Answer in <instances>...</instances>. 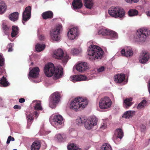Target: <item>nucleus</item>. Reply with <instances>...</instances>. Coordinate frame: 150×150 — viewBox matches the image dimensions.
I'll list each match as a JSON object with an SVG mask.
<instances>
[{
  "label": "nucleus",
  "mask_w": 150,
  "mask_h": 150,
  "mask_svg": "<svg viewBox=\"0 0 150 150\" xmlns=\"http://www.w3.org/2000/svg\"><path fill=\"white\" fill-rule=\"evenodd\" d=\"M44 72L47 77H51L53 75L54 77L57 79L61 78L63 74L62 67L55 68L53 64L51 63H49L45 65Z\"/></svg>",
  "instance_id": "obj_1"
},
{
  "label": "nucleus",
  "mask_w": 150,
  "mask_h": 150,
  "mask_svg": "<svg viewBox=\"0 0 150 150\" xmlns=\"http://www.w3.org/2000/svg\"><path fill=\"white\" fill-rule=\"evenodd\" d=\"M98 119L95 116H92L88 118L84 117H79L76 119V122L79 125L84 123L85 129L88 130L93 129L97 124Z\"/></svg>",
  "instance_id": "obj_2"
},
{
  "label": "nucleus",
  "mask_w": 150,
  "mask_h": 150,
  "mask_svg": "<svg viewBox=\"0 0 150 150\" xmlns=\"http://www.w3.org/2000/svg\"><path fill=\"white\" fill-rule=\"evenodd\" d=\"M87 104L86 99L79 97L72 100L69 104V107L71 110L77 112L83 109Z\"/></svg>",
  "instance_id": "obj_3"
},
{
  "label": "nucleus",
  "mask_w": 150,
  "mask_h": 150,
  "mask_svg": "<svg viewBox=\"0 0 150 150\" xmlns=\"http://www.w3.org/2000/svg\"><path fill=\"white\" fill-rule=\"evenodd\" d=\"M150 35V31L145 28H140L137 30L133 40L139 43L144 42Z\"/></svg>",
  "instance_id": "obj_4"
},
{
  "label": "nucleus",
  "mask_w": 150,
  "mask_h": 150,
  "mask_svg": "<svg viewBox=\"0 0 150 150\" xmlns=\"http://www.w3.org/2000/svg\"><path fill=\"white\" fill-rule=\"evenodd\" d=\"M87 53L88 56L95 59H101L104 52L99 47L95 45H91L87 49Z\"/></svg>",
  "instance_id": "obj_5"
},
{
  "label": "nucleus",
  "mask_w": 150,
  "mask_h": 150,
  "mask_svg": "<svg viewBox=\"0 0 150 150\" xmlns=\"http://www.w3.org/2000/svg\"><path fill=\"white\" fill-rule=\"evenodd\" d=\"M108 12L111 16L114 18H124L125 17V11L120 7H112L109 8Z\"/></svg>",
  "instance_id": "obj_6"
},
{
  "label": "nucleus",
  "mask_w": 150,
  "mask_h": 150,
  "mask_svg": "<svg viewBox=\"0 0 150 150\" xmlns=\"http://www.w3.org/2000/svg\"><path fill=\"white\" fill-rule=\"evenodd\" d=\"M62 30V26L61 24L57 25L55 28L50 32V36L51 39L55 41L59 40L60 38V34Z\"/></svg>",
  "instance_id": "obj_7"
},
{
  "label": "nucleus",
  "mask_w": 150,
  "mask_h": 150,
  "mask_svg": "<svg viewBox=\"0 0 150 150\" xmlns=\"http://www.w3.org/2000/svg\"><path fill=\"white\" fill-rule=\"evenodd\" d=\"M53 57L58 59H62L64 64H65L69 59V57L66 53H64L63 50L58 49L53 52Z\"/></svg>",
  "instance_id": "obj_8"
},
{
  "label": "nucleus",
  "mask_w": 150,
  "mask_h": 150,
  "mask_svg": "<svg viewBox=\"0 0 150 150\" xmlns=\"http://www.w3.org/2000/svg\"><path fill=\"white\" fill-rule=\"evenodd\" d=\"M50 121L52 125L55 127L62 125L64 123V119L60 115H52L50 118Z\"/></svg>",
  "instance_id": "obj_9"
},
{
  "label": "nucleus",
  "mask_w": 150,
  "mask_h": 150,
  "mask_svg": "<svg viewBox=\"0 0 150 150\" xmlns=\"http://www.w3.org/2000/svg\"><path fill=\"white\" fill-rule=\"evenodd\" d=\"M60 98V95L59 92L57 91L54 93L50 96L49 106L52 108H55L59 102Z\"/></svg>",
  "instance_id": "obj_10"
},
{
  "label": "nucleus",
  "mask_w": 150,
  "mask_h": 150,
  "mask_svg": "<svg viewBox=\"0 0 150 150\" xmlns=\"http://www.w3.org/2000/svg\"><path fill=\"white\" fill-rule=\"evenodd\" d=\"M112 103L111 100L109 97H105L100 100L99 107L101 109H108L111 107Z\"/></svg>",
  "instance_id": "obj_11"
},
{
  "label": "nucleus",
  "mask_w": 150,
  "mask_h": 150,
  "mask_svg": "<svg viewBox=\"0 0 150 150\" xmlns=\"http://www.w3.org/2000/svg\"><path fill=\"white\" fill-rule=\"evenodd\" d=\"M68 39L70 40L77 39L79 35V33L76 28H73L70 29L67 33Z\"/></svg>",
  "instance_id": "obj_12"
},
{
  "label": "nucleus",
  "mask_w": 150,
  "mask_h": 150,
  "mask_svg": "<svg viewBox=\"0 0 150 150\" xmlns=\"http://www.w3.org/2000/svg\"><path fill=\"white\" fill-rule=\"evenodd\" d=\"M31 8L30 6L27 7L23 12L22 22L24 25L25 23L30 18L31 15Z\"/></svg>",
  "instance_id": "obj_13"
},
{
  "label": "nucleus",
  "mask_w": 150,
  "mask_h": 150,
  "mask_svg": "<svg viewBox=\"0 0 150 150\" xmlns=\"http://www.w3.org/2000/svg\"><path fill=\"white\" fill-rule=\"evenodd\" d=\"M120 52L122 56L127 58L132 57L134 54L132 49L130 46L125 47L121 50Z\"/></svg>",
  "instance_id": "obj_14"
},
{
  "label": "nucleus",
  "mask_w": 150,
  "mask_h": 150,
  "mask_svg": "<svg viewBox=\"0 0 150 150\" xmlns=\"http://www.w3.org/2000/svg\"><path fill=\"white\" fill-rule=\"evenodd\" d=\"M76 69L77 71L82 73L88 69L89 67L86 62H82L78 63L76 66Z\"/></svg>",
  "instance_id": "obj_15"
},
{
  "label": "nucleus",
  "mask_w": 150,
  "mask_h": 150,
  "mask_svg": "<svg viewBox=\"0 0 150 150\" xmlns=\"http://www.w3.org/2000/svg\"><path fill=\"white\" fill-rule=\"evenodd\" d=\"M6 71L4 69H2L0 72V86L5 87L8 86L9 83L6 79Z\"/></svg>",
  "instance_id": "obj_16"
},
{
  "label": "nucleus",
  "mask_w": 150,
  "mask_h": 150,
  "mask_svg": "<svg viewBox=\"0 0 150 150\" xmlns=\"http://www.w3.org/2000/svg\"><path fill=\"white\" fill-rule=\"evenodd\" d=\"M70 80L73 82H75L78 81L88 80L89 79L85 76L80 74L71 76L70 78Z\"/></svg>",
  "instance_id": "obj_17"
},
{
  "label": "nucleus",
  "mask_w": 150,
  "mask_h": 150,
  "mask_svg": "<svg viewBox=\"0 0 150 150\" xmlns=\"http://www.w3.org/2000/svg\"><path fill=\"white\" fill-rule=\"evenodd\" d=\"M150 58L149 54L145 51H143L140 54L139 57L140 62L145 64L146 63Z\"/></svg>",
  "instance_id": "obj_18"
},
{
  "label": "nucleus",
  "mask_w": 150,
  "mask_h": 150,
  "mask_svg": "<svg viewBox=\"0 0 150 150\" xmlns=\"http://www.w3.org/2000/svg\"><path fill=\"white\" fill-rule=\"evenodd\" d=\"M40 71L39 68L38 67H35L30 70L29 72L28 78L29 79L31 78H36L38 77Z\"/></svg>",
  "instance_id": "obj_19"
},
{
  "label": "nucleus",
  "mask_w": 150,
  "mask_h": 150,
  "mask_svg": "<svg viewBox=\"0 0 150 150\" xmlns=\"http://www.w3.org/2000/svg\"><path fill=\"white\" fill-rule=\"evenodd\" d=\"M41 104V102L40 101L35 100L33 101L31 105L35 110H42Z\"/></svg>",
  "instance_id": "obj_20"
},
{
  "label": "nucleus",
  "mask_w": 150,
  "mask_h": 150,
  "mask_svg": "<svg viewBox=\"0 0 150 150\" xmlns=\"http://www.w3.org/2000/svg\"><path fill=\"white\" fill-rule=\"evenodd\" d=\"M83 4L81 0H74L72 2V8L76 10L81 8Z\"/></svg>",
  "instance_id": "obj_21"
},
{
  "label": "nucleus",
  "mask_w": 150,
  "mask_h": 150,
  "mask_svg": "<svg viewBox=\"0 0 150 150\" xmlns=\"http://www.w3.org/2000/svg\"><path fill=\"white\" fill-rule=\"evenodd\" d=\"M125 76L122 74H117L114 77V81L116 83H121L123 82L125 80Z\"/></svg>",
  "instance_id": "obj_22"
},
{
  "label": "nucleus",
  "mask_w": 150,
  "mask_h": 150,
  "mask_svg": "<svg viewBox=\"0 0 150 150\" xmlns=\"http://www.w3.org/2000/svg\"><path fill=\"white\" fill-rule=\"evenodd\" d=\"M123 136V133L122 130L120 129H117L115 131L114 135L113 136L114 139L119 138L121 139Z\"/></svg>",
  "instance_id": "obj_23"
},
{
  "label": "nucleus",
  "mask_w": 150,
  "mask_h": 150,
  "mask_svg": "<svg viewBox=\"0 0 150 150\" xmlns=\"http://www.w3.org/2000/svg\"><path fill=\"white\" fill-rule=\"evenodd\" d=\"M84 5L86 8L91 9L94 5V2L93 0H83Z\"/></svg>",
  "instance_id": "obj_24"
},
{
  "label": "nucleus",
  "mask_w": 150,
  "mask_h": 150,
  "mask_svg": "<svg viewBox=\"0 0 150 150\" xmlns=\"http://www.w3.org/2000/svg\"><path fill=\"white\" fill-rule=\"evenodd\" d=\"M18 13L16 12L11 13L9 16V17L10 20L13 21H15L18 19Z\"/></svg>",
  "instance_id": "obj_25"
},
{
  "label": "nucleus",
  "mask_w": 150,
  "mask_h": 150,
  "mask_svg": "<svg viewBox=\"0 0 150 150\" xmlns=\"http://www.w3.org/2000/svg\"><path fill=\"white\" fill-rule=\"evenodd\" d=\"M53 16V13L51 11H46L42 14V18L45 19L52 18Z\"/></svg>",
  "instance_id": "obj_26"
},
{
  "label": "nucleus",
  "mask_w": 150,
  "mask_h": 150,
  "mask_svg": "<svg viewBox=\"0 0 150 150\" xmlns=\"http://www.w3.org/2000/svg\"><path fill=\"white\" fill-rule=\"evenodd\" d=\"M7 6L5 2L3 1L0 2V14H2L6 10Z\"/></svg>",
  "instance_id": "obj_27"
},
{
  "label": "nucleus",
  "mask_w": 150,
  "mask_h": 150,
  "mask_svg": "<svg viewBox=\"0 0 150 150\" xmlns=\"http://www.w3.org/2000/svg\"><path fill=\"white\" fill-rule=\"evenodd\" d=\"M108 36L109 39H114L117 38V34L115 32L110 30Z\"/></svg>",
  "instance_id": "obj_28"
},
{
  "label": "nucleus",
  "mask_w": 150,
  "mask_h": 150,
  "mask_svg": "<svg viewBox=\"0 0 150 150\" xmlns=\"http://www.w3.org/2000/svg\"><path fill=\"white\" fill-rule=\"evenodd\" d=\"M109 31L110 30L108 29L101 28L98 31V34L99 35L108 36L109 33Z\"/></svg>",
  "instance_id": "obj_29"
},
{
  "label": "nucleus",
  "mask_w": 150,
  "mask_h": 150,
  "mask_svg": "<svg viewBox=\"0 0 150 150\" xmlns=\"http://www.w3.org/2000/svg\"><path fill=\"white\" fill-rule=\"evenodd\" d=\"M132 100V98H127L124 100V106L125 108H128L129 107L131 106L132 103L131 101Z\"/></svg>",
  "instance_id": "obj_30"
},
{
  "label": "nucleus",
  "mask_w": 150,
  "mask_h": 150,
  "mask_svg": "<svg viewBox=\"0 0 150 150\" xmlns=\"http://www.w3.org/2000/svg\"><path fill=\"white\" fill-rule=\"evenodd\" d=\"M12 32L11 36L12 38L15 37L19 32V29L16 26H13L12 28Z\"/></svg>",
  "instance_id": "obj_31"
},
{
  "label": "nucleus",
  "mask_w": 150,
  "mask_h": 150,
  "mask_svg": "<svg viewBox=\"0 0 150 150\" xmlns=\"http://www.w3.org/2000/svg\"><path fill=\"white\" fill-rule=\"evenodd\" d=\"M135 111H127L124 113L122 117L125 118H129L132 117Z\"/></svg>",
  "instance_id": "obj_32"
},
{
  "label": "nucleus",
  "mask_w": 150,
  "mask_h": 150,
  "mask_svg": "<svg viewBox=\"0 0 150 150\" xmlns=\"http://www.w3.org/2000/svg\"><path fill=\"white\" fill-rule=\"evenodd\" d=\"M26 115L28 120V124L30 125L31 123V122L33 120V116L30 112H26Z\"/></svg>",
  "instance_id": "obj_33"
},
{
  "label": "nucleus",
  "mask_w": 150,
  "mask_h": 150,
  "mask_svg": "<svg viewBox=\"0 0 150 150\" xmlns=\"http://www.w3.org/2000/svg\"><path fill=\"white\" fill-rule=\"evenodd\" d=\"M40 147V144L38 142H34L31 146V150H39Z\"/></svg>",
  "instance_id": "obj_34"
},
{
  "label": "nucleus",
  "mask_w": 150,
  "mask_h": 150,
  "mask_svg": "<svg viewBox=\"0 0 150 150\" xmlns=\"http://www.w3.org/2000/svg\"><path fill=\"white\" fill-rule=\"evenodd\" d=\"M45 47V45L37 44L35 46V50L37 52H40L43 50Z\"/></svg>",
  "instance_id": "obj_35"
},
{
  "label": "nucleus",
  "mask_w": 150,
  "mask_h": 150,
  "mask_svg": "<svg viewBox=\"0 0 150 150\" xmlns=\"http://www.w3.org/2000/svg\"><path fill=\"white\" fill-rule=\"evenodd\" d=\"M139 13L136 9H130L128 12V14L129 16H137Z\"/></svg>",
  "instance_id": "obj_36"
},
{
  "label": "nucleus",
  "mask_w": 150,
  "mask_h": 150,
  "mask_svg": "<svg viewBox=\"0 0 150 150\" xmlns=\"http://www.w3.org/2000/svg\"><path fill=\"white\" fill-rule=\"evenodd\" d=\"M100 150H112L110 145L108 144L105 143L101 146Z\"/></svg>",
  "instance_id": "obj_37"
},
{
  "label": "nucleus",
  "mask_w": 150,
  "mask_h": 150,
  "mask_svg": "<svg viewBox=\"0 0 150 150\" xmlns=\"http://www.w3.org/2000/svg\"><path fill=\"white\" fill-rule=\"evenodd\" d=\"M82 52V49L79 48L78 49L72 48L71 49V53L74 55L79 54Z\"/></svg>",
  "instance_id": "obj_38"
},
{
  "label": "nucleus",
  "mask_w": 150,
  "mask_h": 150,
  "mask_svg": "<svg viewBox=\"0 0 150 150\" xmlns=\"http://www.w3.org/2000/svg\"><path fill=\"white\" fill-rule=\"evenodd\" d=\"M2 28L3 32L6 35H8L9 33L10 28L7 26L5 23L3 24Z\"/></svg>",
  "instance_id": "obj_39"
},
{
  "label": "nucleus",
  "mask_w": 150,
  "mask_h": 150,
  "mask_svg": "<svg viewBox=\"0 0 150 150\" xmlns=\"http://www.w3.org/2000/svg\"><path fill=\"white\" fill-rule=\"evenodd\" d=\"M146 101L145 100H143L137 106V108L141 109L144 108L146 105Z\"/></svg>",
  "instance_id": "obj_40"
},
{
  "label": "nucleus",
  "mask_w": 150,
  "mask_h": 150,
  "mask_svg": "<svg viewBox=\"0 0 150 150\" xmlns=\"http://www.w3.org/2000/svg\"><path fill=\"white\" fill-rule=\"evenodd\" d=\"M55 139L59 142H62L63 140V136L60 134H57L55 136Z\"/></svg>",
  "instance_id": "obj_41"
},
{
  "label": "nucleus",
  "mask_w": 150,
  "mask_h": 150,
  "mask_svg": "<svg viewBox=\"0 0 150 150\" xmlns=\"http://www.w3.org/2000/svg\"><path fill=\"white\" fill-rule=\"evenodd\" d=\"M4 59L2 55L0 54V66H3L4 64Z\"/></svg>",
  "instance_id": "obj_42"
},
{
  "label": "nucleus",
  "mask_w": 150,
  "mask_h": 150,
  "mask_svg": "<svg viewBox=\"0 0 150 150\" xmlns=\"http://www.w3.org/2000/svg\"><path fill=\"white\" fill-rule=\"evenodd\" d=\"M14 140V138L13 137H12L11 136H10L8 137V139H7V141L6 142V143L7 144H9L10 143L11 141H13Z\"/></svg>",
  "instance_id": "obj_43"
},
{
  "label": "nucleus",
  "mask_w": 150,
  "mask_h": 150,
  "mask_svg": "<svg viewBox=\"0 0 150 150\" xmlns=\"http://www.w3.org/2000/svg\"><path fill=\"white\" fill-rule=\"evenodd\" d=\"M13 45V44L11 43L8 44V52H12L13 50V49L12 48V47Z\"/></svg>",
  "instance_id": "obj_44"
},
{
  "label": "nucleus",
  "mask_w": 150,
  "mask_h": 150,
  "mask_svg": "<svg viewBox=\"0 0 150 150\" xmlns=\"http://www.w3.org/2000/svg\"><path fill=\"white\" fill-rule=\"evenodd\" d=\"M105 69L103 66H101L98 69L97 71L99 72H102L104 71Z\"/></svg>",
  "instance_id": "obj_45"
},
{
  "label": "nucleus",
  "mask_w": 150,
  "mask_h": 150,
  "mask_svg": "<svg viewBox=\"0 0 150 150\" xmlns=\"http://www.w3.org/2000/svg\"><path fill=\"white\" fill-rule=\"evenodd\" d=\"M107 127L106 124L105 123H103L101 124L100 127V128L102 129H106Z\"/></svg>",
  "instance_id": "obj_46"
},
{
  "label": "nucleus",
  "mask_w": 150,
  "mask_h": 150,
  "mask_svg": "<svg viewBox=\"0 0 150 150\" xmlns=\"http://www.w3.org/2000/svg\"><path fill=\"white\" fill-rule=\"evenodd\" d=\"M38 38L40 40H43L45 39V37L44 35H41L38 36Z\"/></svg>",
  "instance_id": "obj_47"
},
{
  "label": "nucleus",
  "mask_w": 150,
  "mask_h": 150,
  "mask_svg": "<svg viewBox=\"0 0 150 150\" xmlns=\"http://www.w3.org/2000/svg\"><path fill=\"white\" fill-rule=\"evenodd\" d=\"M39 112H37L36 111L34 112V114L35 115V117L36 118H37L38 117L39 115Z\"/></svg>",
  "instance_id": "obj_48"
},
{
  "label": "nucleus",
  "mask_w": 150,
  "mask_h": 150,
  "mask_svg": "<svg viewBox=\"0 0 150 150\" xmlns=\"http://www.w3.org/2000/svg\"><path fill=\"white\" fill-rule=\"evenodd\" d=\"M25 101V100L23 98H20L19 100V102L21 103H22L23 102H24Z\"/></svg>",
  "instance_id": "obj_49"
},
{
  "label": "nucleus",
  "mask_w": 150,
  "mask_h": 150,
  "mask_svg": "<svg viewBox=\"0 0 150 150\" xmlns=\"http://www.w3.org/2000/svg\"><path fill=\"white\" fill-rule=\"evenodd\" d=\"M146 14L147 16L150 17V11H146Z\"/></svg>",
  "instance_id": "obj_50"
},
{
  "label": "nucleus",
  "mask_w": 150,
  "mask_h": 150,
  "mask_svg": "<svg viewBox=\"0 0 150 150\" xmlns=\"http://www.w3.org/2000/svg\"><path fill=\"white\" fill-rule=\"evenodd\" d=\"M148 90H149V94H150V81L148 83Z\"/></svg>",
  "instance_id": "obj_51"
},
{
  "label": "nucleus",
  "mask_w": 150,
  "mask_h": 150,
  "mask_svg": "<svg viewBox=\"0 0 150 150\" xmlns=\"http://www.w3.org/2000/svg\"><path fill=\"white\" fill-rule=\"evenodd\" d=\"M132 3L134 2L135 3H136L138 2L139 0H132Z\"/></svg>",
  "instance_id": "obj_52"
},
{
  "label": "nucleus",
  "mask_w": 150,
  "mask_h": 150,
  "mask_svg": "<svg viewBox=\"0 0 150 150\" xmlns=\"http://www.w3.org/2000/svg\"><path fill=\"white\" fill-rule=\"evenodd\" d=\"M125 1L126 2L128 3H132V0H125Z\"/></svg>",
  "instance_id": "obj_53"
},
{
  "label": "nucleus",
  "mask_w": 150,
  "mask_h": 150,
  "mask_svg": "<svg viewBox=\"0 0 150 150\" xmlns=\"http://www.w3.org/2000/svg\"><path fill=\"white\" fill-rule=\"evenodd\" d=\"M19 106L18 105H16L14 106L13 108L14 109H18L19 108Z\"/></svg>",
  "instance_id": "obj_54"
},
{
  "label": "nucleus",
  "mask_w": 150,
  "mask_h": 150,
  "mask_svg": "<svg viewBox=\"0 0 150 150\" xmlns=\"http://www.w3.org/2000/svg\"><path fill=\"white\" fill-rule=\"evenodd\" d=\"M13 150H17V149H13Z\"/></svg>",
  "instance_id": "obj_55"
}]
</instances>
